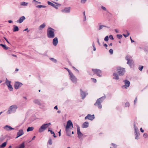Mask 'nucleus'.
I'll use <instances>...</instances> for the list:
<instances>
[{"label":"nucleus","mask_w":148,"mask_h":148,"mask_svg":"<svg viewBox=\"0 0 148 148\" xmlns=\"http://www.w3.org/2000/svg\"><path fill=\"white\" fill-rule=\"evenodd\" d=\"M95 118L94 114L91 115L88 114L85 118V119H89L91 121L93 120Z\"/></svg>","instance_id":"nucleus-11"},{"label":"nucleus","mask_w":148,"mask_h":148,"mask_svg":"<svg viewBox=\"0 0 148 148\" xmlns=\"http://www.w3.org/2000/svg\"><path fill=\"white\" fill-rule=\"evenodd\" d=\"M80 95L82 99H84L86 97V96L88 95V93L87 92H84L81 89H80Z\"/></svg>","instance_id":"nucleus-12"},{"label":"nucleus","mask_w":148,"mask_h":148,"mask_svg":"<svg viewBox=\"0 0 148 148\" xmlns=\"http://www.w3.org/2000/svg\"><path fill=\"white\" fill-rule=\"evenodd\" d=\"M117 73L119 74V75H123L125 72V69L123 68H122L119 66L117 68Z\"/></svg>","instance_id":"nucleus-6"},{"label":"nucleus","mask_w":148,"mask_h":148,"mask_svg":"<svg viewBox=\"0 0 148 148\" xmlns=\"http://www.w3.org/2000/svg\"><path fill=\"white\" fill-rule=\"evenodd\" d=\"M103 25H100L99 26V30H100V29H102V28L103 27Z\"/></svg>","instance_id":"nucleus-50"},{"label":"nucleus","mask_w":148,"mask_h":148,"mask_svg":"<svg viewBox=\"0 0 148 148\" xmlns=\"http://www.w3.org/2000/svg\"><path fill=\"white\" fill-rule=\"evenodd\" d=\"M50 125L51 123H50L43 124L39 129L38 132L40 133L43 132Z\"/></svg>","instance_id":"nucleus-5"},{"label":"nucleus","mask_w":148,"mask_h":148,"mask_svg":"<svg viewBox=\"0 0 148 148\" xmlns=\"http://www.w3.org/2000/svg\"><path fill=\"white\" fill-rule=\"evenodd\" d=\"M50 59L51 60L55 63H56L57 62V60L53 58H50Z\"/></svg>","instance_id":"nucleus-37"},{"label":"nucleus","mask_w":148,"mask_h":148,"mask_svg":"<svg viewBox=\"0 0 148 148\" xmlns=\"http://www.w3.org/2000/svg\"><path fill=\"white\" fill-rule=\"evenodd\" d=\"M103 46H104L105 47H107V46H108V45H107V44H103Z\"/></svg>","instance_id":"nucleus-64"},{"label":"nucleus","mask_w":148,"mask_h":148,"mask_svg":"<svg viewBox=\"0 0 148 148\" xmlns=\"http://www.w3.org/2000/svg\"><path fill=\"white\" fill-rule=\"evenodd\" d=\"M67 69L69 73L70 79L71 81L74 83H76L77 80V78L75 77V76L74 75L73 73H72V72L69 70Z\"/></svg>","instance_id":"nucleus-3"},{"label":"nucleus","mask_w":148,"mask_h":148,"mask_svg":"<svg viewBox=\"0 0 148 148\" xmlns=\"http://www.w3.org/2000/svg\"><path fill=\"white\" fill-rule=\"evenodd\" d=\"M76 126L77 128V134L78 135V137L79 138H80L83 136V134L80 131L79 126L77 124H76Z\"/></svg>","instance_id":"nucleus-9"},{"label":"nucleus","mask_w":148,"mask_h":148,"mask_svg":"<svg viewBox=\"0 0 148 148\" xmlns=\"http://www.w3.org/2000/svg\"><path fill=\"white\" fill-rule=\"evenodd\" d=\"M97 42L99 45H100V44L99 42V40L98 38H97Z\"/></svg>","instance_id":"nucleus-55"},{"label":"nucleus","mask_w":148,"mask_h":148,"mask_svg":"<svg viewBox=\"0 0 148 148\" xmlns=\"http://www.w3.org/2000/svg\"><path fill=\"white\" fill-rule=\"evenodd\" d=\"M8 87L9 90L10 91H12L13 90V88H12V86L11 85V84L9 86H8Z\"/></svg>","instance_id":"nucleus-36"},{"label":"nucleus","mask_w":148,"mask_h":148,"mask_svg":"<svg viewBox=\"0 0 148 148\" xmlns=\"http://www.w3.org/2000/svg\"><path fill=\"white\" fill-rule=\"evenodd\" d=\"M70 10V7L66 8L64 10H62V11L63 12L69 13Z\"/></svg>","instance_id":"nucleus-20"},{"label":"nucleus","mask_w":148,"mask_h":148,"mask_svg":"<svg viewBox=\"0 0 148 148\" xmlns=\"http://www.w3.org/2000/svg\"><path fill=\"white\" fill-rule=\"evenodd\" d=\"M8 22L9 23H11L13 22V21L12 20H10L8 21Z\"/></svg>","instance_id":"nucleus-63"},{"label":"nucleus","mask_w":148,"mask_h":148,"mask_svg":"<svg viewBox=\"0 0 148 148\" xmlns=\"http://www.w3.org/2000/svg\"><path fill=\"white\" fill-rule=\"evenodd\" d=\"M17 108V106L16 105H13L10 106L7 112V114H10L12 112H15Z\"/></svg>","instance_id":"nucleus-4"},{"label":"nucleus","mask_w":148,"mask_h":148,"mask_svg":"<svg viewBox=\"0 0 148 148\" xmlns=\"http://www.w3.org/2000/svg\"><path fill=\"white\" fill-rule=\"evenodd\" d=\"M109 53L111 54H112L113 53V50L112 49H111L109 50Z\"/></svg>","instance_id":"nucleus-43"},{"label":"nucleus","mask_w":148,"mask_h":148,"mask_svg":"<svg viewBox=\"0 0 148 148\" xmlns=\"http://www.w3.org/2000/svg\"><path fill=\"white\" fill-rule=\"evenodd\" d=\"M92 71L94 72L95 74L97 75L99 77L101 76V71L99 69H92Z\"/></svg>","instance_id":"nucleus-8"},{"label":"nucleus","mask_w":148,"mask_h":148,"mask_svg":"<svg viewBox=\"0 0 148 148\" xmlns=\"http://www.w3.org/2000/svg\"><path fill=\"white\" fill-rule=\"evenodd\" d=\"M52 43L54 46H57L58 43V40L57 37H55L53 39Z\"/></svg>","instance_id":"nucleus-16"},{"label":"nucleus","mask_w":148,"mask_h":148,"mask_svg":"<svg viewBox=\"0 0 148 148\" xmlns=\"http://www.w3.org/2000/svg\"><path fill=\"white\" fill-rule=\"evenodd\" d=\"M73 68L75 70L77 71L78 72H79V71L75 68L74 66H73Z\"/></svg>","instance_id":"nucleus-62"},{"label":"nucleus","mask_w":148,"mask_h":148,"mask_svg":"<svg viewBox=\"0 0 148 148\" xmlns=\"http://www.w3.org/2000/svg\"><path fill=\"white\" fill-rule=\"evenodd\" d=\"M47 3L49 5H50L51 6H52L53 7H54V8H55L56 9H58V5H55V4L52 3L50 1H48L47 2Z\"/></svg>","instance_id":"nucleus-21"},{"label":"nucleus","mask_w":148,"mask_h":148,"mask_svg":"<svg viewBox=\"0 0 148 148\" xmlns=\"http://www.w3.org/2000/svg\"><path fill=\"white\" fill-rule=\"evenodd\" d=\"M36 7L38 8H45L46 6L42 5H39L36 6Z\"/></svg>","instance_id":"nucleus-35"},{"label":"nucleus","mask_w":148,"mask_h":148,"mask_svg":"<svg viewBox=\"0 0 148 148\" xmlns=\"http://www.w3.org/2000/svg\"><path fill=\"white\" fill-rule=\"evenodd\" d=\"M25 19V17L24 16H21L19 19L16 22L19 23H22L24 20Z\"/></svg>","instance_id":"nucleus-18"},{"label":"nucleus","mask_w":148,"mask_h":148,"mask_svg":"<svg viewBox=\"0 0 148 148\" xmlns=\"http://www.w3.org/2000/svg\"><path fill=\"white\" fill-rule=\"evenodd\" d=\"M14 28L13 29V31L14 32H16L18 31L19 28L17 26H16L15 25H14Z\"/></svg>","instance_id":"nucleus-27"},{"label":"nucleus","mask_w":148,"mask_h":148,"mask_svg":"<svg viewBox=\"0 0 148 148\" xmlns=\"http://www.w3.org/2000/svg\"><path fill=\"white\" fill-rule=\"evenodd\" d=\"M71 126L72 128H73V124L72 121L70 120H68L67 122L66 125V131H67V130L70 128L71 127Z\"/></svg>","instance_id":"nucleus-7"},{"label":"nucleus","mask_w":148,"mask_h":148,"mask_svg":"<svg viewBox=\"0 0 148 148\" xmlns=\"http://www.w3.org/2000/svg\"><path fill=\"white\" fill-rule=\"evenodd\" d=\"M125 59L127 61V64L131 65V64H133V61L132 60H130V57L127 56L125 57Z\"/></svg>","instance_id":"nucleus-13"},{"label":"nucleus","mask_w":148,"mask_h":148,"mask_svg":"<svg viewBox=\"0 0 148 148\" xmlns=\"http://www.w3.org/2000/svg\"><path fill=\"white\" fill-rule=\"evenodd\" d=\"M54 108V109H56V110H58V106H55Z\"/></svg>","instance_id":"nucleus-60"},{"label":"nucleus","mask_w":148,"mask_h":148,"mask_svg":"<svg viewBox=\"0 0 148 148\" xmlns=\"http://www.w3.org/2000/svg\"><path fill=\"white\" fill-rule=\"evenodd\" d=\"M34 128L33 127H29L27 128V132H29L30 131H32L34 130Z\"/></svg>","instance_id":"nucleus-32"},{"label":"nucleus","mask_w":148,"mask_h":148,"mask_svg":"<svg viewBox=\"0 0 148 148\" xmlns=\"http://www.w3.org/2000/svg\"><path fill=\"white\" fill-rule=\"evenodd\" d=\"M106 98V96H104L98 99L96 101V102L94 104V105L97 106L99 109L101 108L102 105L101 103L103 102Z\"/></svg>","instance_id":"nucleus-2"},{"label":"nucleus","mask_w":148,"mask_h":148,"mask_svg":"<svg viewBox=\"0 0 148 148\" xmlns=\"http://www.w3.org/2000/svg\"><path fill=\"white\" fill-rule=\"evenodd\" d=\"M125 85L124 86L125 88H127V87L129 86L130 84V82L127 80H125L124 81Z\"/></svg>","instance_id":"nucleus-17"},{"label":"nucleus","mask_w":148,"mask_h":148,"mask_svg":"<svg viewBox=\"0 0 148 148\" xmlns=\"http://www.w3.org/2000/svg\"><path fill=\"white\" fill-rule=\"evenodd\" d=\"M7 142H4L0 145V148H3L5 147L7 145Z\"/></svg>","instance_id":"nucleus-29"},{"label":"nucleus","mask_w":148,"mask_h":148,"mask_svg":"<svg viewBox=\"0 0 148 148\" xmlns=\"http://www.w3.org/2000/svg\"><path fill=\"white\" fill-rule=\"evenodd\" d=\"M66 132V135L69 136H71V134L69 132V130H67V131Z\"/></svg>","instance_id":"nucleus-40"},{"label":"nucleus","mask_w":148,"mask_h":148,"mask_svg":"<svg viewBox=\"0 0 148 148\" xmlns=\"http://www.w3.org/2000/svg\"><path fill=\"white\" fill-rule=\"evenodd\" d=\"M48 144L51 145L52 144V140L51 138H49L48 142Z\"/></svg>","instance_id":"nucleus-39"},{"label":"nucleus","mask_w":148,"mask_h":148,"mask_svg":"<svg viewBox=\"0 0 148 148\" xmlns=\"http://www.w3.org/2000/svg\"><path fill=\"white\" fill-rule=\"evenodd\" d=\"M137 101V97H136L135 98V100H134V105L135 104L136 102V101Z\"/></svg>","instance_id":"nucleus-54"},{"label":"nucleus","mask_w":148,"mask_h":148,"mask_svg":"<svg viewBox=\"0 0 148 148\" xmlns=\"http://www.w3.org/2000/svg\"><path fill=\"white\" fill-rule=\"evenodd\" d=\"M101 8L103 10H105V11H106L107 10V9H106V8L103 6H101Z\"/></svg>","instance_id":"nucleus-49"},{"label":"nucleus","mask_w":148,"mask_h":148,"mask_svg":"<svg viewBox=\"0 0 148 148\" xmlns=\"http://www.w3.org/2000/svg\"><path fill=\"white\" fill-rule=\"evenodd\" d=\"M140 131L141 132L143 133L144 132V130L142 129V128H140Z\"/></svg>","instance_id":"nucleus-56"},{"label":"nucleus","mask_w":148,"mask_h":148,"mask_svg":"<svg viewBox=\"0 0 148 148\" xmlns=\"http://www.w3.org/2000/svg\"><path fill=\"white\" fill-rule=\"evenodd\" d=\"M92 46L93 48V51H95L96 50V48L95 47L94 42H93L92 44Z\"/></svg>","instance_id":"nucleus-42"},{"label":"nucleus","mask_w":148,"mask_h":148,"mask_svg":"<svg viewBox=\"0 0 148 148\" xmlns=\"http://www.w3.org/2000/svg\"><path fill=\"white\" fill-rule=\"evenodd\" d=\"M33 2H35L36 4L38 3V1H37L35 0H33Z\"/></svg>","instance_id":"nucleus-57"},{"label":"nucleus","mask_w":148,"mask_h":148,"mask_svg":"<svg viewBox=\"0 0 148 148\" xmlns=\"http://www.w3.org/2000/svg\"><path fill=\"white\" fill-rule=\"evenodd\" d=\"M5 39V40L6 41V42L9 44L10 43L9 41H8V39L6 38H5V37H3Z\"/></svg>","instance_id":"nucleus-53"},{"label":"nucleus","mask_w":148,"mask_h":148,"mask_svg":"<svg viewBox=\"0 0 148 148\" xmlns=\"http://www.w3.org/2000/svg\"><path fill=\"white\" fill-rule=\"evenodd\" d=\"M143 136L145 138H147L148 137V135L147 133H145L143 135Z\"/></svg>","instance_id":"nucleus-45"},{"label":"nucleus","mask_w":148,"mask_h":148,"mask_svg":"<svg viewBox=\"0 0 148 148\" xmlns=\"http://www.w3.org/2000/svg\"><path fill=\"white\" fill-rule=\"evenodd\" d=\"M136 137L135 138V139H138L139 138V136L140 135V133L139 132H134Z\"/></svg>","instance_id":"nucleus-26"},{"label":"nucleus","mask_w":148,"mask_h":148,"mask_svg":"<svg viewBox=\"0 0 148 148\" xmlns=\"http://www.w3.org/2000/svg\"><path fill=\"white\" fill-rule=\"evenodd\" d=\"M24 134L22 130H19V132L17 133V136L16 138Z\"/></svg>","instance_id":"nucleus-19"},{"label":"nucleus","mask_w":148,"mask_h":148,"mask_svg":"<svg viewBox=\"0 0 148 148\" xmlns=\"http://www.w3.org/2000/svg\"><path fill=\"white\" fill-rule=\"evenodd\" d=\"M143 67H144L143 66H141L139 67H138V69L140 71H141L142 70Z\"/></svg>","instance_id":"nucleus-48"},{"label":"nucleus","mask_w":148,"mask_h":148,"mask_svg":"<svg viewBox=\"0 0 148 148\" xmlns=\"http://www.w3.org/2000/svg\"><path fill=\"white\" fill-rule=\"evenodd\" d=\"M11 83V82L10 81L8 80L7 78H6L5 84L7 86L10 85Z\"/></svg>","instance_id":"nucleus-30"},{"label":"nucleus","mask_w":148,"mask_h":148,"mask_svg":"<svg viewBox=\"0 0 148 148\" xmlns=\"http://www.w3.org/2000/svg\"><path fill=\"white\" fill-rule=\"evenodd\" d=\"M86 16H84V21H86Z\"/></svg>","instance_id":"nucleus-61"},{"label":"nucleus","mask_w":148,"mask_h":148,"mask_svg":"<svg viewBox=\"0 0 148 148\" xmlns=\"http://www.w3.org/2000/svg\"><path fill=\"white\" fill-rule=\"evenodd\" d=\"M115 32L116 33H119V30L118 29H115Z\"/></svg>","instance_id":"nucleus-58"},{"label":"nucleus","mask_w":148,"mask_h":148,"mask_svg":"<svg viewBox=\"0 0 148 148\" xmlns=\"http://www.w3.org/2000/svg\"><path fill=\"white\" fill-rule=\"evenodd\" d=\"M4 129L7 131H10L12 130H14V128H12L10 126L8 125H6L4 127Z\"/></svg>","instance_id":"nucleus-14"},{"label":"nucleus","mask_w":148,"mask_h":148,"mask_svg":"<svg viewBox=\"0 0 148 148\" xmlns=\"http://www.w3.org/2000/svg\"><path fill=\"white\" fill-rule=\"evenodd\" d=\"M28 3L25 2H22L21 3V5L27 6L28 5Z\"/></svg>","instance_id":"nucleus-33"},{"label":"nucleus","mask_w":148,"mask_h":148,"mask_svg":"<svg viewBox=\"0 0 148 148\" xmlns=\"http://www.w3.org/2000/svg\"><path fill=\"white\" fill-rule=\"evenodd\" d=\"M130 105V103L129 102H126L125 103V106L126 107H129Z\"/></svg>","instance_id":"nucleus-44"},{"label":"nucleus","mask_w":148,"mask_h":148,"mask_svg":"<svg viewBox=\"0 0 148 148\" xmlns=\"http://www.w3.org/2000/svg\"><path fill=\"white\" fill-rule=\"evenodd\" d=\"M134 125V132H139L138 128L136 126L135 123Z\"/></svg>","instance_id":"nucleus-34"},{"label":"nucleus","mask_w":148,"mask_h":148,"mask_svg":"<svg viewBox=\"0 0 148 148\" xmlns=\"http://www.w3.org/2000/svg\"><path fill=\"white\" fill-rule=\"evenodd\" d=\"M55 30L50 27L47 29V36L48 38H53L55 37L54 31Z\"/></svg>","instance_id":"nucleus-1"},{"label":"nucleus","mask_w":148,"mask_h":148,"mask_svg":"<svg viewBox=\"0 0 148 148\" xmlns=\"http://www.w3.org/2000/svg\"><path fill=\"white\" fill-rule=\"evenodd\" d=\"M109 40V37L108 36H106L104 38V40L105 41H107Z\"/></svg>","instance_id":"nucleus-41"},{"label":"nucleus","mask_w":148,"mask_h":148,"mask_svg":"<svg viewBox=\"0 0 148 148\" xmlns=\"http://www.w3.org/2000/svg\"><path fill=\"white\" fill-rule=\"evenodd\" d=\"M87 0H81V2L82 3H85L86 1Z\"/></svg>","instance_id":"nucleus-46"},{"label":"nucleus","mask_w":148,"mask_h":148,"mask_svg":"<svg viewBox=\"0 0 148 148\" xmlns=\"http://www.w3.org/2000/svg\"><path fill=\"white\" fill-rule=\"evenodd\" d=\"M117 37L119 39H121L122 37V36L121 34H117L116 35Z\"/></svg>","instance_id":"nucleus-38"},{"label":"nucleus","mask_w":148,"mask_h":148,"mask_svg":"<svg viewBox=\"0 0 148 148\" xmlns=\"http://www.w3.org/2000/svg\"><path fill=\"white\" fill-rule=\"evenodd\" d=\"M25 147V142H23L18 146H17L15 148H24Z\"/></svg>","instance_id":"nucleus-23"},{"label":"nucleus","mask_w":148,"mask_h":148,"mask_svg":"<svg viewBox=\"0 0 148 148\" xmlns=\"http://www.w3.org/2000/svg\"><path fill=\"white\" fill-rule=\"evenodd\" d=\"M89 123L87 122H85L83 123L82 125V127L83 128H86L88 127Z\"/></svg>","instance_id":"nucleus-22"},{"label":"nucleus","mask_w":148,"mask_h":148,"mask_svg":"<svg viewBox=\"0 0 148 148\" xmlns=\"http://www.w3.org/2000/svg\"><path fill=\"white\" fill-rule=\"evenodd\" d=\"M33 102L36 104H38L39 105H41V104L40 102V101L38 99H35L33 101Z\"/></svg>","instance_id":"nucleus-24"},{"label":"nucleus","mask_w":148,"mask_h":148,"mask_svg":"<svg viewBox=\"0 0 148 148\" xmlns=\"http://www.w3.org/2000/svg\"><path fill=\"white\" fill-rule=\"evenodd\" d=\"M112 145L114 148H116L117 147L116 145L115 144L112 143Z\"/></svg>","instance_id":"nucleus-52"},{"label":"nucleus","mask_w":148,"mask_h":148,"mask_svg":"<svg viewBox=\"0 0 148 148\" xmlns=\"http://www.w3.org/2000/svg\"><path fill=\"white\" fill-rule=\"evenodd\" d=\"M109 38L111 40H113L114 39L113 36L112 35H110L109 36Z\"/></svg>","instance_id":"nucleus-47"},{"label":"nucleus","mask_w":148,"mask_h":148,"mask_svg":"<svg viewBox=\"0 0 148 148\" xmlns=\"http://www.w3.org/2000/svg\"><path fill=\"white\" fill-rule=\"evenodd\" d=\"M130 39L131 40V42L132 43L134 42V41L132 39L131 37H130Z\"/></svg>","instance_id":"nucleus-59"},{"label":"nucleus","mask_w":148,"mask_h":148,"mask_svg":"<svg viewBox=\"0 0 148 148\" xmlns=\"http://www.w3.org/2000/svg\"><path fill=\"white\" fill-rule=\"evenodd\" d=\"M126 32L127 33V34H123V35L126 38L130 34V33L127 30H125L124 31V32Z\"/></svg>","instance_id":"nucleus-31"},{"label":"nucleus","mask_w":148,"mask_h":148,"mask_svg":"<svg viewBox=\"0 0 148 148\" xmlns=\"http://www.w3.org/2000/svg\"><path fill=\"white\" fill-rule=\"evenodd\" d=\"M91 79H92V81L94 83H95L96 82L97 80L95 78H92Z\"/></svg>","instance_id":"nucleus-51"},{"label":"nucleus","mask_w":148,"mask_h":148,"mask_svg":"<svg viewBox=\"0 0 148 148\" xmlns=\"http://www.w3.org/2000/svg\"><path fill=\"white\" fill-rule=\"evenodd\" d=\"M119 75L117 73H114L113 74V79L116 80L119 79Z\"/></svg>","instance_id":"nucleus-15"},{"label":"nucleus","mask_w":148,"mask_h":148,"mask_svg":"<svg viewBox=\"0 0 148 148\" xmlns=\"http://www.w3.org/2000/svg\"><path fill=\"white\" fill-rule=\"evenodd\" d=\"M0 46L2 47L3 49L5 50H7L9 48L8 47H6L5 45H4L2 44H0Z\"/></svg>","instance_id":"nucleus-25"},{"label":"nucleus","mask_w":148,"mask_h":148,"mask_svg":"<svg viewBox=\"0 0 148 148\" xmlns=\"http://www.w3.org/2000/svg\"><path fill=\"white\" fill-rule=\"evenodd\" d=\"M23 85L21 83L18 82H15L14 84V88L15 89L17 90L21 87Z\"/></svg>","instance_id":"nucleus-10"},{"label":"nucleus","mask_w":148,"mask_h":148,"mask_svg":"<svg viewBox=\"0 0 148 148\" xmlns=\"http://www.w3.org/2000/svg\"><path fill=\"white\" fill-rule=\"evenodd\" d=\"M45 26L46 25L45 24V23H43L39 27V29L41 30L44 28Z\"/></svg>","instance_id":"nucleus-28"}]
</instances>
